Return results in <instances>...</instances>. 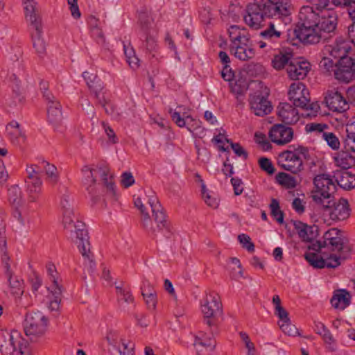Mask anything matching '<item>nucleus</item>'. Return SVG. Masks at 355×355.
I'll return each mask as SVG.
<instances>
[{
  "label": "nucleus",
  "instance_id": "f257e3e1",
  "mask_svg": "<svg viewBox=\"0 0 355 355\" xmlns=\"http://www.w3.org/2000/svg\"><path fill=\"white\" fill-rule=\"evenodd\" d=\"M325 12H316L309 6H302L294 31L296 37L307 44L325 42L331 38L335 34L337 17Z\"/></svg>",
  "mask_w": 355,
  "mask_h": 355
},
{
  "label": "nucleus",
  "instance_id": "f03ea898",
  "mask_svg": "<svg viewBox=\"0 0 355 355\" xmlns=\"http://www.w3.org/2000/svg\"><path fill=\"white\" fill-rule=\"evenodd\" d=\"M291 9L286 0H254L247 6L244 21L250 28L259 29L265 18L288 17Z\"/></svg>",
  "mask_w": 355,
  "mask_h": 355
},
{
  "label": "nucleus",
  "instance_id": "7ed1b4c3",
  "mask_svg": "<svg viewBox=\"0 0 355 355\" xmlns=\"http://www.w3.org/2000/svg\"><path fill=\"white\" fill-rule=\"evenodd\" d=\"M81 172L83 184L94 203L98 202L101 199L97 186H101L105 189L107 198L116 199V186L113 175L107 166L103 164H98L95 167L85 165L82 168Z\"/></svg>",
  "mask_w": 355,
  "mask_h": 355
},
{
  "label": "nucleus",
  "instance_id": "20e7f679",
  "mask_svg": "<svg viewBox=\"0 0 355 355\" xmlns=\"http://www.w3.org/2000/svg\"><path fill=\"white\" fill-rule=\"evenodd\" d=\"M315 190L312 191V199L324 209L331 208L335 205L334 194L336 185L329 175L319 174L313 179Z\"/></svg>",
  "mask_w": 355,
  "mask_h": 355
},
{
  "label": "nucleus",
  "instance_id": "39448f33",
  "mask_svg": "<svg viewBox=\"0 0 355 355\" xmlns=\"http://www.w3.org/2000/svg\"><path fill=\"white\" fill-rule=\"evenodd\" d=\"M201 311L203 314L204 322L210 328V334L214 336L217 328L218 318L223 313L222 303L220 297L209 293L201 301Z\"/></svg>",
  "mask_w": 355,
  "mask_h": 355
},
{
  "label": "nucleus",
  "instance_id": "423d86ee",
  "mask_svg": "<svg viewBox=\"0 0 355 355\" xmlns=\"http://www.w3.org/2000/svg\"><path fill=\"white\" fill-rule=\"evenodd\" d=\"M311 248L320 254H324V257L328 256L335 258L338 261H340L341 259H345L351 251L350 245L345 243L344 240L336 239L316 241L312 244Z\"/></svg>",
  "mask_w": 355,
  "mask_h": 355
},
{
  "label": "nucleus",
  "instance_id": "0eeeda50",
  "mask_svg": "<svg viewBox=\"0 0 355 355\" xmlns=\"http://www.w3.org/2000/svg\"><path fill=\"white\" fill-rule=\"evenodd\" d=\"M139 24L140 27V33L144 38L142 44V48L146 53L153 54L157 48L156 35L157 31L154 27L153 19L145 12H140L139 14Z\"/></svg>",
  "mask_w": 355,
  "mask_h": 355
},
{
  "label": "nucleus",
  "instance_id": "6e6552de",
  "mask_svg": "<svg viewBox=\"0 0 355 355\" xmlns=\"http://www.w3.org/2000/svg\"><path fill=\"white\" fill-rule=\"evenodd\" d=\"M47 321L45 315L40 311L27 313L24 324L26 335L35 338L42 336L46 329Z\"/></svg>",
  "mask_w": 355,
  "mask_h": 355
},
{
  "label": "nucleus",
  "instance_id": "1a4fd4ad",
  "mask_svg": "<svg viewBox=\"0 0 355 355\" xmlns=\"http://www.w3.org/2000/svg\"><path fill=\"white\" fill-rule=\"evenodd\" d=\"M282 35L281 23L270 21L267 28L260 32L259 35L263 40L258 42L261 49L268 47L273 48V44L279 41Z\"/></svg>",
  "mask_w": 355,
  "mask_h": 355
},
{
  "label": "nucleus",
  "instance_id": "9d476101",
  "mask_svg": "<svg viewBox=\"0 0 355 355\" xmlns=\"http://www.w3.org/2000/svg\"><path fill=\"white\" fill-rule=\"evenodd\" d=\"M26 172L27 177L25 183L27 192L30 193H40L43 182L39 166L37 164H27Z\"/></svg>",
  "mask_w": 355,
  "mask_h": 355
},
{
  "label": "nucleus",
  "instance_id": "9b49d317",
  "mask_svg": "<svg viewBox=\"0 0 355 355\" xmlns=\"http://www.w3.org/2000/svg\"><path fill=\"white\" fill-rule=\"evenodd\" d=\"M279 159L281 167L293 173L296 174L302 169V158L298 157L296 153H292L291 150H288L280 153Z\"/></svg>",
  "mask_w": 355,
  "mask_h": 355
},
{
  "label": "nucleus",
  "instance_id": "f8f14e48",
  "mask_svg": "<svg viewBox=\"0 0 355 355\" xmlns=\"http://www.w3.org/2000/svg\"><path fill=\"white\" fill-rule=\"evenodd\" d=\"M289 99L293 102L294 106L305 107L309 103V91L302 83H294L291 85L288 91Z\"/></svg>",
  "mask_w": 355,
  "mask_h": 355
},
{
  "label": "nucleus",
  "instance_id": "ddd939ff",
  "mask_svg": "<svg viewBox=\"0 0 355 355\" xmlns=\"http://www.w3.org/2000/svg\"><path fill=\"white\" fill-rule=\"evenodd\" d=\"M269 137L272 142L278 145H283L292 140L293 131L290 127L275 124L271 128Z\"/></svg>",
  "mask_w": 355,
  "mask_h": 355
},
{
  "label": "nucleus",
  "instance_id": "4468645a",
  "mask_svg": "<svg viewBox=\"0 0 355 355\" xmlns=\"http://www.w3.org/2000/svg\"><path fill=\"white\" fill-rule=\"evenodd\" d=\"M310 63L293 58L286 67L288 77L292 80H302L310 71Z\"/></svg>",
  "mask_w": 355,
  "mask_h": 355
},
{
  "label": "nucleus",
  "instance_id": "2eb2a0df",
  "mask_svg": "<svg viewBox=\"0 0 355 355\" xmlns=\"http://www.w3.org/2000/svg\"><path fill=\"white\" fill-rule=\"evenodd\" d=\"M305 259L311 266L315 268L325 267L335 268L340 265V261H338L337 259H333L328 256L324 257V254L307 253L305 254Z\"/></svg>",
  "mask_w": 355,
  "mask_h": 355
},
{
  "label": "nucleus",
  "instance_id": "dca6fc26",
  "mask_svg": "<svg viewBox=\"0 0 355 355\" xmlns=\"http://www.w3.org/2000/svg\"><path fill=\"white\" fill-rule=\"evenodd\" d=\"M250 104L251 110L253 111L255 115L259 116H263L268 114L272 110V106L270 103L267 98L260 94L250 96Z\"/></svg>",
  "mask_w": 355,
  "mask_h": 355
},
{
  "label": "nucleus",
  "instance_id": "f3484780",
  "mask_svg": "<svg viewBox=\"0 0 355 355\" xmlns=\"http://www.w3.org/2000/svg\"><path fill=\"white\" fill-rule=\"evenodd\" d=\"M324 101L327 106L333 112H343L347 108L346 100L338 91H329Z\"/></svg>",
  "mask_w": 355,
  "mask_h": 355
},
{
  "label": "nucleus",
  "instance_id": "a211bd4d",
  "mask_svg": "<svg viewBox=\"0 0 355 355\" xmlns=\"http://www.w3.org/2000/svg\"><path fill=\"white\" fill-rule=\"evenodd\" d=\"M277 115L286 124H293L298 121L297 110L288 103H281L277 107Z\"/></svg>",
  "mask_w": 355,
  "mask_h": 355
},
{
  "label": "nucleus",
  "instance_id": "6ab92c4d",
  "mask_svg": "<svg viewBox=\"0 0 355 355\" xmlns=\"http://www.w3.org/2000/svg\"><path fill=\"white\" fill-rule=\"evenodd\" d=\"M295 228L297 230L299 236L304 242H311L319 234L318 227L315 224L308 223H293Z\"/></svg>",
  "mask_w": 355,
  "mask_h": 355
},
{
  "label": "nucleus",
  "instance_id": "aec40b11",
  "mask_svg": "<svg viewBox=\"0 0 355 355\" xmlns=\"http://www.w3.org/2000/svg\"><path fill=\"white\" fill-rule=\"evenodd\" d=\"M350 49L349 42H347L343 37H338L336 39L334 44L329 46V51L332 57L340 60L343 58H351L347 55Z\"/></svg>",
  "mask_w": 355,
  "mask_h": 355
},
{
  "label": "nucleus",
  "instance_id": "412c9836",
  "mask_svg": "<svg viewBox=\"0 0 355 355\" xmlns=\"http://www.w3.org/2000/svg\"><path fill=\"white\" fill-rule=\"evenodd\" d=\"M46 101L47 103L48 120L53 125H57L62 119L61 105L55 97L51 99V101Z\"/></svg>",
  "mask_w": 355,
  "mask_h": 355
},
{
  "label": "nucleus",
  "instance_id": "4be33fe9",
  "mask_svg": "<svg viewBox=\"0 0 355 355\" xmlns=\"http://www.w3.org/2000/svg\"><path fill=\"white\" fill-rule=\"evenodd\" d=\"M334 178L337 184L345 190L355 187V175L345 170L334 172Z\"/></svg>",
  "mask_w": 355,
  "mask_h": 355
},
{
  "label": "nucleus",
  "instance_id": "5701e85b",
  "mask_svg": "<svg viewBox=\"0 0 355 355\" xmlns=\"http://www.w3.org/2000/svg\"><path fill=\"white\" fill-rule=\"evenodd\" d=\"M334 208L333 210L329 211L330 219L332 220H345L349 216V209L348 202L345 199H340L339 203L336 205H334Z\"/></svg>",
  "mask_w": 355,
  "mask_h": 355
},
{
  "label": "nucleus",
  "instance_id": "b1692460",
  "mask_svg": "<svg viewBox=\"0 0 355 355\" xmlns=\"http://www.w3.org/2000/svg\"><path fill=\"white\" fill-rule=\"evenodd\" d=\"M64 229L69 230L71 237H75L79 241L89 239L88 230L85 223H69L64 226Z\"/></svg>",
  "mask_w": 355,
  "mask_h": 355
},
{
  "label": "nucleus",
  "instance_id": "393cba45",
  "mask_svg": "<svg viewBox=\"0 0 355 355\" xmlns=\"http://www.w3.org/2000/svg\"><path fill=\"white\" fill-rule=\"evenodd\" d=\"M351 296L346 290H340L331 300V304L335 309H345L350 304Z\"/></svg>",
  "mask_w": 355,
  "mask_h": 355
},
{
  "label": "nucleus",
  "instance_id": "a878e982",
  "mask_svg": "<svg viewBox=\"0 0 355 355\" xmlns=\"http://www.w3.org/2000/svg\"><path fill=\"white\" fill-rule=\"evenodd\" d=\"M148 203L151 207L153 217L157 222H166L167 216L165 210L154 196L148 199Z\"/></svg>",
  "mask_w": 355,
  "mask_h": 355
},
{
  "label": "nucleus",
  "instance_id": "bb28decb",
  "mask_svg": "<svg viewBox=\"0 0 355 355\" xmlns=\"http://www.w3.org/2000/svg\"><path fill=\"white\" fill-rule=\"evenodd\" d=\"M275 178L278 184L287 189H294L300 183L296 177L284 172L278 173Z\"/></svg>",
  "mask_w": 355,
  "mask_h": 355
},
{
  "label": "nucleus",
  "instance_id": "cd10ccee",
  "mask_svg": "<svg viewBox=\"0 0 355 355\" xmlns=\"http://www.w3.org/2000/svg\"><path fill=\"white\" fill-rule=\"evenodd\" d=\"M178 109L179 110L178 111H174L171 108L169 110L172 120L180 128L185 127L187 116L189 115L188 114L189 109L183 105L178 106Z\"/></svg>",
  "mask_w": 355,
  "mask_h": 355
},
{
  "label": "nucleus",
  "instance_id": "c85d7f7f",
  "mask_svg": "<svg viewBox=\"0 0 355 355\" xmlns=\"http://www.w3.org/2000/svg\"><path fill=\"white\" fill-rule=\"evenodd\" d=\"M231 52L234 53V56L242 61H246L252 59L254 56V49L252 45L239 46H234V49H231Z\"/></svg>",
  "mask_w": 355,
  "mask_h": 355
},
{
  "label": "nucleus",
  "instance_id": "c756f323",
  "mask_svg": "<svg viewBox=\"0 0 355 355\" xmlns=\"http://www.w3.org/2000/svg\"><path fill=\"white\" fill-rule=\"evenodd\" d=\"M335 162L338 166L346 171L355 165V157L347 151H343L335 157Z\"/></svg>",
  "mask_w": 355,
  "mask_h": 355
},
{
  "label": "nucleus",
  "instance_id": "7c9ffc66",
  "mask_svg": "<svg viewBox=\"0 0 355 355\" xmlns=\"http://www.w3.org/2000/svg\"><path fill=\"white\" fill-rule=\"evenodd\" d=\"M346 135L344 139L345 147L347 150L355 153V117L354 121L346 125Z\"/></svg>",
  "mask_w": 355,
  "mask_h": 355
},
{
  "label": "nucleus",
  "instance_id": "2f4dec72",
  "mask_svg": "<svg viewBox=\"0 0 355 355\" xmlns=\"http://www.w3.org/2000/svg\"><path fill=\"white\" fill-rule=\"evenodd\" d=\"M6 130L13 143H19L20 139L23 141L25 140V135L21 130L18 122L15 121H11L7 125Z\"/></svg>",
  "mask_w": 355,
  "mask_h": 355
},
{
  "label": "nucleus",
  "instance_id": "473e14b6",
  "mask_svg": "<svg viewBox=\"0 0 355 355\" xmlns=\"http://www.w3.org/2000/svg\"><path fill=\"white\" fill-rule=\"evenodd\" d=\"M195 346L200 345L205 348H209L210 351H214L216 347V341L212 337L207 336L206 333L203 331H199L195 336V342L193 343Z\"/></svg>",
  "mask_w": 355,
  "mask_h": 355
},
{
  "label": "nucleus",
  "instance_id": "72a5a7b5",
  "mask_svg": "<svg viewBox=\"0 0 355 355\" xmlns=\"http://www.w3.org/2000/svg\"><path fill=\"white\" fill-rule=\"evenodd\" d=\"M43 168L46 175V180L50 184L55 185L59 180V173L56 166L46 160H43Z\"/></svg>",
  "mask_w": 355,
  "mask_h": 355
},
{
  "label": "nucleus",
  "instance_id": "f704fd0d",
  "mask_svg": "<svg viewBox=\"0 0 355 355\" xmlns=\"http://www.w3.org/2000/svg\"><path fill=\"white\" fill-rule=\"evenodd\" d=\"M293 55L291 53L279 52L278 54L274 56L272 60V66L276 69H282L284 67H287L291 60H293Z\"/></svg>",
  "mask_w": 355,
  "mask_h": 355
},
{
  "label": "nucleus",
  "instance_id": "c9c22d12",
  "mask_svg": "<svg viewBox=\"0 0 355 355\" xmlns=\"http://www.w3.org/2000/svg\"><path fill=\"white\" fill-rule=\"evenodd\" d=\"M8 200L10 204L17 208L22 203V193L18 185H12L8 189Z\"/></svg>",
  "mask_w": 355,
  "mask_h": 355
},
{
  "label": "nucleus",
  "instance_id": "e433bc0d",
  "mask_svg": "<svg viewBox=\"0 0 355 355\" xmlns=\"http://www.w3.org/2000/svg\"><path fill=\"white\" fill-rule=\"evenodd\" d=\"M200 123V121L193 119L191 115L187 116V128L196 137H202L204 135V130Z\"/></svg>",
  "mask_w": 355,
  "mask_h": 355
},
{
  "label": "nucleus",
  "instance_id": "4c0bfd02",
  "mask_svg": "<svg viewBox=\"0 0 355 355\" xmlns=\"http://www.w3.org/2000/svg\"><path fill=\"white\" fill-rule=\"evenodd\" d=\"M7 279L11 293L16 297L21 296L24 293L23 280L14 275L12 277Z\"/></svg>",
  "mask_w": 355,
  "mask_h": 355
},
{
  "label": "nucleus",
  "instance_id": "58836bf2",
  "mask_svg": "<svg viewBox=\"0 0 355 355\" xmlns=\"http://www.w3.org/2000/svg\"><path fill=\"white\" fill-rule=\"evenodd\" d=\"M26 21L33 29L32 35H43V22L40 14L36 15H30L26 17Z\"/></svg>",
  "mask_w": 355,
  "mask_h": 355
},
{
  "label": "nucleus",
  "instance_id": "ea45409f",
  "mask_svg": "<svg viewBox=\"0 0 355 355\" xmlns=\"http://www.w3.org/2000/svg\"><path fill=\"white\" fill-rule=\"evenodd\" d=\"M169 224L170 223H144V228L148 232H151L153 234H157L162 233L167 236V233H168L170 230Z\"/></svg>",
  "mask_w": 355,
  "mask_h": 355
},
{
  "label": "nucleus",
  "instance_id": "a19ab883",
  "mask_svg": "<svg viewBox=\"0 0 355 355\" xmlns=\"http://www.w3.org/2000/svg\"><path fill=\"white\" fill-rule=\"evenodd\" d=\"M248 82L242 78L236 80V82L231 85L232 92L239 96L243 95L248 89Z\"/></svg>",
  "mask_w": 355,
  "mask_h": 355
},
{
  "label": "nucleus",
  "instance_id": "79ce46f5",
  "mask_svg": "<svg viewBox=\"0 0 355 355\" xmlns=\"http://www.w3.org/2000/svg\"><path fill=\"white\" fill-rule=\"evenodd\" d=\"M123 48L126 60L130 67L133 69H137L139 67V59L136 56L134 49L125 45H124Z\"/></svg>",
  "mask_w": 355,
  "mask_h": 355
},
{
  "label": "nucleus",
  "instance_id": "37998d69",
  "mask_svg": "<svg viewBox=\"0 0 355 355\" xmlns=\"http://www.w3.org/2000/svg\"><path fill=\"white\" fill-rule=\"evenodd\" d=\"M25 18L40 14L36 0H22Z\"/></svg>",
  "mask_w": 355,
  "mask_h": 355
},
{
  "label": "nucleus",
  "instance_id": "c03bdc74",
  "mask_svg": "<svg viewBox=\"0 0 355 355\" xmlns=\"http://www.w3.org/2000/svg\"><path fill=\"white\" fill-rule=\"evenodd\" d=\"M103 89V85L98 84L96 85V87L94 88V89L92 90L91 92L96 99L97 103L103 108L105 106H107V103H110V99L107 98L104 93L101 92Z\"/></svg>",
  "mask_w": 355,
  "mask_h": 355
},
{
  "label": "nucleus",
  "instance_id": "a18cd8bd",
  "mask_svg": "<svg viewBox=\"0 0 355 355\" xmlns=\"http://www.w3.org/2000/svg\"><path fill=\"white\" fill-rule=\"evenodd\" d=\"M33 47L40 56H43L46 53V42L42 35H31Z\"/></svg>",
  "mask_w": 355,
  "mask_h": 355
},
{
  "label": "nucleus",
  "instance_id": "49530a36",
  "mask_svg": "<svg viewBox=\"0 0 355 355\" xmlns=\"http://www.w3.org/2000/svg\"><path fill=\"white\" fill-rule=\"evenodd\" d=\"M271 215L277 222H284V214L280 210L279 204L277 200L272 199L270 205Z\"/></svg>",
  "mask_w": 355,
  "mask_h": 355
},
{
  "label": "nucleus",
  "instance_id": "de8ad7c7",
  "mask_svg": "<svg viewBox=\"0 0 355 355\" xmlns=\"http://www.w3.org/2000/svg\"><path fill=\"white\" fill-rule=\"evenodd\" d=\"M83 77L91 91L94 89L96 85L102 84L101 80L98 78L97 75L95 73L85 71L83 73Z\"/></svg>",
  "mask_w": 355,
  "mask_h": 355
},
{
  "label": "nucleus",
  "instance_id": "09e8293b",
  "mask_svg": "<svg viewBox=\"0 0 355 355\" xmlns=\"http://www.w3.org/2000/svg\"><path fill=\"white\" fill-rule=\"evenodd\" d=\"M201 182V193L202 196L206 202V204L212 207L217 208L218 206V200L217 198H212L211 202H209V199L211 198V195L207 191L205 184L203 182L202 180H200Z\"/></svg>",
  "mask_w": 355,
  "mask_h": 355
},
{
  "label": "nucleus",
  "instance_id": "8fccbe9b",
  "mask_svg": "<svg viewBox=\"0 0 355 355\" xmlns=\"http://www.w3.org/2000/svg\"><path fill=\"white\" fill-rule=\"evenodd\" d=\"M201 182V193L202 196L206 202V204L212 207L217 208L218 206V200L217 198H212L211 202H209V199L211 198V195L207 191L205 184L203 182L202 180H200Z\"/></svg>",
  "mask_w": 355,
  "mask_h": 355
},
{
  "label": "nucleus",
  "instance_id": "3c124183",
  "mask_svg": "<svg viewBox=\"0 0 355 355\" xmlns=\"http://www.w3.org/2000/svg\"><path fill=\"white\" fill-rule=\"evenodd\" d=\"M324 140H325L329 145L334 150L338 149L340 147V141L338 137L332 132H325L322 133V137H321Z\"/></svg>",
  "mask_w": 355,
  "mask_h": 355
},
{
  "label": "nucleus",
  "instance_id": "603ef678",
  "mask_svg": "<svg viewBox=\"0 0 355 355\" xmlns=\"http://www.w3.org/2000/svg\"><path fill=\"white\" fill-rule=\"evenodd\" d=\"M344 240L343 232L338 228H331L325 232L323 240Z\"/></svg>",
  "mask_w": 355,
  "mask_h": 355
},
{
  "label": "nucleus",
  "instance_id": "864d4df0",
  "mask_svg": "<svg viewBox=\"0 0 355 355\" xmlns=\"http://www.w3.org/2000/svg\"><path fill=\"white\" fill-rule=\"evenodd\" d=\"M238 240L242 245L243 248H245L248 252H252L254 251V245L251 241L250 237L245 234H241L238 236Z\"/></svg>",
  "mask_w": 355,
  "mask_h": 355
},
{
  "label": "nucleus",
  "instance_id": "5fc2aeb1",
  "mask_svg": "<svg viewBox=\"0 0 355 355\" xmlns=\"http://www.w3.org/2000/svg\"><path fill=\"white\" fill-rule=\"evenodd\" d=\"M105 340L110 345L113 346L114 348L118 347L119 345V333L117 331L110 329L107 331Z\"/></svg>",
  "mask_w": 355,
  "mask_h": 355
},
{
  "label": "nucleus",
  "instance_id": "6e6d98bb",
  "mask_svg": "<svg viewBox=\"0 0 355 355\" xmlns=\"http://www.w3.org/2000/svg\"><path fill=\"white\" fill-rule=\"evenodd\" d=\"M228 33L231 42L236 39L241 37L242 35L247 34L245 29H241L239 26L236 25L231 26L228 30Z\"/></svg>",
  "mask_w": 355,
  "mask_h": 355
},
{
  "label": "nucleus",
  "instance_id": "4d7b16f0",
  "mask_svg": "<svg viewBox=\"0 0 355 355\" xmlns=\"http://www.w3.org/2000/svg\"><path fill=\"white\" fill-rule=\"evenodd\" d=\"M225 141L230 144L232 149L237 156L241 157L244 159H247L248 154L239 143H233L228 139H225Z\"/></svg>",
  "mask_w": 355,
  "mask_h": 355
},
{
  "label": "nucleus",
  "instance_id": "13d9d810",
  "mask_svg": "<svg viewBox=\"0 0 355 355\" xmlns=\"http://www.w3.org/2000/svg\"><path fill=\"white\" fill-rule=\"evenodd\" d=\"M279 327L282 331L288 336H295L298 334L297 329L291 324L290 320L287 322L279 323Z\"/></svg>",
  "mask_w": 355,
  "mask_h": 355
},
{
  "label": "nucleus",
  "instance_id": "bf43d9fd",
  "mask_svg": "<svg viewBox=\"0 0 355 355\" xmlns=\"http://www.w3.org/2000/svg\"><path fill=\"white\" fill-rule=\"evenodd\" d=\"M321 337L322 338L324 342L327 345V348L331 352L336 351V347L334 345L336 340L334 338L332 334L328 329L321 335Z\"/></svg>",
  "mask_w": 355,
  "mask_h": 355
},
{
  "label": "nucleus",
  "instance_id": "052dcab7",
  "mask_svg": "<svg viewBox=\"0 0 355 355\" xmlns=\"http://www.w3.org/2000/svg\"><path fill=\"white\" fill-rule=\"evenodd\" d=\"M327 128H328V125L326 124H322V123H308L306 125V130L307 132H315L318 133L321 137H322V133L326 132L324 130V129H327Z\"/></svg>",
  "mask_w": 355,
  "mask_h": 355
},
{
  "label": "nucleus",
  "instance_id": "680f3d73",
  "mask_svg": "<svg viewBox=\"0 0 355 355\" xmlns=\"http://www.w3.org/2000/svg\"><path fill=\"white\" fill-rule=\"evenodd\" d=\"M320 67L325 72L334 71L336 69V63L329 58L324 57L320 62Z\"/></svg>",
  "mask_w": 355,
  "mask_h": 355
},
{
  "label": "nucleus",
  "instance_id": "e2e57ef3",
  "mask_svg": "<svg viewBox=\"0 0 355 355\" xmlns=\"http://www.w3.org/2000/svg\"><path fill=\"white\" fill-rule=\"evenodd\" d=\"M242 341L245 344V348L248 349L247 354H254L256 349L254 343L250 340L249 336L245 332L239 333Z\"/></svg>",
  "mask_w": 355,
  "mask_h": 355
},
{
  "label": "nucleus",
  "instance_id": "0e129e2a",
  "mask_svg": "<svg viewBox=\"0 0 355 355\" xmlns=\"http://www.w3.org/2000/svg\"><path fill=\"white\" fill-rule=\"evenodd\" d=\"M259 163L260 168L268 174L272 175L275 173V168L269 159L261 157L259 159Z\"/></svg>",
  "mask_w": 355,
  "mask_h": 355
},
{
  "label": "nucleus",
  "instance_id": "69168bd1",
  "mask_svg": "<svg viewBox=\"0 0 355 355\" xmlns=\"http://www.w3.org/2000/svg\"><path fill=\"white\" fill-rule=\"evenodd\" d=\"M69 5V9L71 12L72 17L75 19H78L81 17V12L80 11L78 1L77 0H67Z\"/></svg>",
  "mask_w": 355,
  "mask_h": 355
},
{
  "label": "nucleus",
  "instance_id": "338daca9",
  "mask_svg": "<svg viewBox=\"0 0 355 355\" xmlns=\"http://www.w3.org/2000/svg\"><path fill=\"white\" fill-rule=\"evenodd\" d=\"M105 112L112 116L114 119L119 120L121 117V114L118 111L116 106L110 101V103H107V106L103 107Z\"/></svg>",
  "mask_w": 355,
  "mask_h": 355
},
{
  "label": "nucleus",
  "instance_id": "774afa93",
  "mask_svg": "<svg viewBox=\"0 0 355 355\" xmlns=\"http://www.w3.org/2000/svg\"><path fill=\"white\" fill-rule=\"evenodd\" d=\"M62 216V222H80V218L73 213L71 208L64 209Z\"/></svg>",
  "mask_w": 355,
  "mask_h": 355
}]
</instances>
